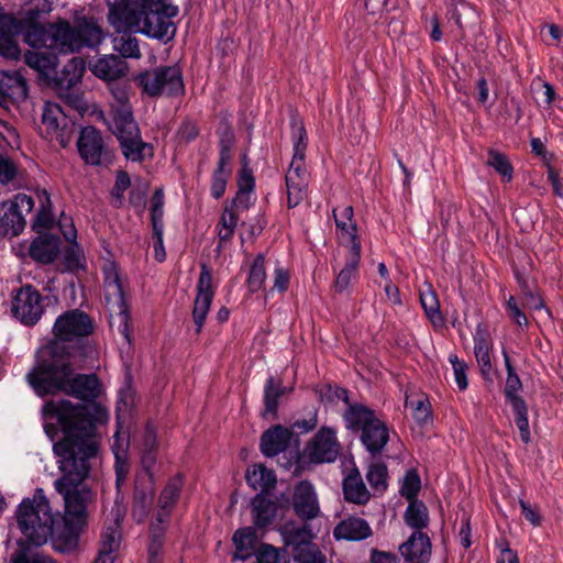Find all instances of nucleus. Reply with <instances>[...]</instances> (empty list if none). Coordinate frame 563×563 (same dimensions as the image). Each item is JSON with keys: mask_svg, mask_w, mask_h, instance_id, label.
<instances>
[{"mask_svg": "<svg viewBox=\"0 0 563 563\" xmlns=\"http://www.w3.org/2000/svg\"><path fill=\"white\" fill-rule=\"evenodd\" d=\"M279 533L285 547L291 549V553L303 544L314 539V533L308 523L289 521L279 528Z\"/></svg>", "mask_w": 563, "mask_h": 563, "instance_id": "25", "label": "nucleus"}, {"mask_svg": "<svg viewBox=\"0 0 563 563\" xmlns=\"http://www.w3.org/2000/svg\"><path fill=\"white\" fill-rule=\"evenodd\" d=\"M12 563H57L49 556L43 555L38 552L29 554L24 550L18 551L11 559Z\"/></svg>", "mask_w": 563, "mask_h": 563, "instance_id": "64", "label": "nucleus"}, {"mask_svg": "<svg viewBox=\"0 0 563 563\" xmlns=\"http://www.w3.org/2000/svg\"><path fill=\"white\" fill-rule=\"evenodd\" d=\"M234 143V136L231 131H227L222 134L219 142V162L221 166H228L231 162V150Z\"/></svg>", "mask_w": 563, "mask_h": 563, "instance_id": "62", "label": "nucleus"}, {"mask_svg": "<svg viewBox=\"0 0 563 563\" xmlns=\"http://www.w3.org/2000/svg\"><path fill=\"white\" fill-rule=\"evenodd\" d=\"M196 298L192 308V320L196 325V332L199 333L205 324L214 297V287L212 285V274L207 264L200 265L199 279L196 287Z\"/></svg>", "mask_w": 563, "mask_h": 563, "instance_id": "14", "label": "nucleus"}, {"mask_svg": "<svg viewBox=\"0 0 563 563\" xmlns=\"http://www.w3.org/2000/svg\"><path fill=\"white\" fill-rule=\"evenodd\" d=\"M503 357L507 371L505 396L507 400L512 405L515 404V399H522L520 396H518V391L521 390L522 384L515 371V367L511 364L510 357L506 350H503Z\"/></svg>", "mask_w": 563, "mask_h": 563, "instance_id": "43", "label": "nucleus"}, {"mask_svg": "<svg viewBox=\"0 0 563 563\" xmlns=\"http://www.w3.org/2000/svg\"><path fill=\"white\" fill-rule=\"evenodd\" d=\"M420 302L430 321L434 325L441 324L442 316L440 313V303L437 295L431 289H428L420 294Z\"/></svg>", "mask_w": 563, "mask_h": 563, "instance_id": "53", "label": "nucleus"}, {"mask_svg": "<svg viewBox=\"0 0 563 563\" xmlns=\"http://www.w3.org/2000/svg\"><path fill=\"white\" fill-rule=\"evenodd\" d=\"M236 224L238 216L233 211L232 207L227 206L218 223V236L221 243L228 242L232 239Z\"/></svg>", "mask_w": 563, "mask_h": 563, "instance_id": "48", "label": "nucleus"}, {"mask_svg": "<svg viewBox=\"0 0 563 563\" xmlns=\"http://www.w3.org/2000/svg\"><path fill=\"white\" fill-rule=\"evenodd\" d=\"M343 494L346 501L356 505H365L369 500L371 494L356 468L344 477Z\"/></svg>", "mask_w": 563, "mask_h": 563, "instance_id": "34", "label": "nucleus"}, {"mask_svg": "<svg viewBox=\"0 0 563 563\" xmlns=\"http://www.w3.org/2000/svg\"><path fill=\"white\" fill-rule=\"evenodd\" d=\"M121 544V529L106 526L101 532L100 548L95 563H113Z\"/></svg>", "mask_w": 563, "mask_h": 563, "instance_id": "33", "label": "nucleus"}, {"mask_svg": "<svg viewBox=\"0 0 563 563\" xmlns=\"http://www.w3.org/2000/svg\"><path fill=\"white\" fill-rule=\"evenodd\" d=\"M96 328L93 319L80 309H70L58 316L53 325L54 340L38 360L85 358L95 349L88 338Z\"/></svg>", "mask_w": 563, "mask_h": 563, "instance_id": "4", "label": "nucleus"}, {"mask_svg": "<svg viewBox=\"0 0 563 563\" xmlns=\"http://www.w3.org/2000/svg\"><path fill=\"white\" fill-rule=\"evenodd\" d=\"M431 550V540L424 531H413L399 547V552L406 562H429Z\"/></svg>", "mask_w": 563, "mask_h": 563, "instance_id": "17", "label": "nucleus"}, {"mask_svg": "<svg viewBox=\"0 0 563 563\" xmlns=\"http://www.w3.org/2000/svg\"><path fill=\"white\" fill-rule=\"evenodd\" d=\"M76 358L37 360L26 374V380L35 394L43 397L63 391L80 399L74 404L67 399L52 400L46 409L57 419L64 437L53 446L65 468H74V463L91 464L100 449L97 424L109 419L106 407L96 400L102 394V385L96 374L73 373Z\"/></svg>", "mask_w": 563, "mask_h": 563, "instance_id": "1", "label": "nucleus"}, {"mask_svg": "<svg viewBox=\"0 0 563 563\" xmlns=\"http://www.w3.org/2000/svg\"><path fill=\"white\" fill-rule=\"evenodd\" d=\"M286 393V388L276 384L273 377H269L264 386V416L276 415L279 397Z\"/></svg>", "mask_w": 563, "mask_h": 563, "instance_id": "44", "label": "nucleus"}, {"mask_svg": "<svg viewBox=\"0 0 563 563\" xmlns=\"http://www.w3.org/2000/svg\"><path fill=\"white\" fill-rule=\"evenodd\" d=\"M309 174L306 168L305 157L292 156L288 172L286 174L287 203L289 208H295L307 196Z\"/></svg>", "mask_w": 563, "mask_h": 563, "instance_id": "15", "label": "nucleus"}, {"mask_svg": "<svg viewBox=\"0 0 563 563\" xmlns=\"http://www.w3.org/2000/svg\"><path fill=\"white\" fill-rule=\"evenodd\" d=\"M34 208V200L26 194H19L12 201L0 203V235L16 236L24 227V212L30 213Z\"/></svg>", "mask_w": 563, "mask_h": 563, "instance_id": "10", "label": "nucleus"}, {"mask_svg": "<svg viewBox=\"0 0 563 563\" xmlns=\"http://www.w3.org/2000/svg\"><path fill=\"white\" fill-rule=\"evenodd\" d=\"M38 132L52 146L65 148L73 139L74 125L57 103L46 102L42 109Z\"/></svg>", "mask_w": 563, "mask_h": 563, "instance_id": "9", "label": "nucleus"}, {"mask_svg": "<svg viewBox=\"0 0 563 563\" xmlns=\"http://www.w3.org/2000/svg\"><path fill=\"white\" fill-rule=\"evenodd\" d=\"M405 522L415 531H423L429 525V511L420 500H411L404 515Z\"/></svg>", "mask_w": 563, "mask_h": 563, "instance_id": "40", "label": "nucleus"}, {"mask_svg": "<svg viewBox=\"0 0 563 563\" xmlns=\"http://www.w3.org/2000/svg\"><path fill=\"white\" fill-rule=\"evenodd\" d=\"M230 175L231 169L228 168V166H221L218 164L216 170L213 172L210 187L211 196L214 199H220L224 195Z\"/></svg>", "mask_w": 563, "mask_h": 563, "instance_id": "57", "label": "nucleus"}, {"mask_svg": "<svg viewBox=\"0 0 563 563\" xmlns=\"http://www.w3.org/2000/svg\"><path fill=\"white\" fill-rule=\"evenodd\" d=\"M177 14L178 7L159 0H118L110 5L108 20L115 32L135 31L168 42L176 35L172 19Z\"/></svg>", "mask_w": 563, "mask_h": 563, "instance_id": "3", "label": "nucleus"}, {"mask_svg": "<svg viewBox=\"0 0 563 563\" xmlns=\"http://www.w3.org/2000/svg\"><path fill=\"white\" fill-rule=\"evenodd\" d=\"M294 155L305 157L308 143L306 129L301 122H292Z\"/></svg>", "mask_w": 563, "mask_h": 563, "instance_id": "59", "label": "nucleus"}, {"mask_svg": "<svg viewBox=\"0 0 563 563\" xmlns=\"http://www.w3.org/2000/svg\"><path fill=\"white\" fill-rule=\"evenodd\" d=\"M126 514V507L122 503V500L119 498V495L117 496L113 505L111 506V509L107 514L106 517V526H112L118 527L121 529V522L123 521Z\"/></svg>", "mask_w": 563, "mask_h": 563, "instance_id": "63", "label": "nucleus"}, {"mask_svg": "<svg viewBox=\"0 0 563 563\" xmlns=\"http://www.w3.org/2000/svg\"><path fill=\"white\" fill-rule=\"evenodd\" d=\"M292 507L296 515L310 520L320 512L318 496L313 485L308 481H300L294 488Z\"/></svg>", "mask_w": 563, "mask_h": 563, "instance_id": "16", "label": "nucleus"}, {"mask_svg": "<svg viewBox=\"0 0 563 563\" xmlns=\"http://www.w3.org/2000/svg\"><path fill=\"white\" fill-rule=\"evenodd\" d=\"M183 485L184 481L180 474L172 477L165 485L158 498V506L161 508V512L157 515L158 523L167 522L169 512L178 500Z\"/></svg>", "mask_w": 563, "mask_h": 563, "instance_id": "29", "label": "nucleus"}, {"mask_svg": "<svg viewBox=\"0 0 563 563\" xmlns=\"http://www.w3.org/2000/svg\"><path fill=\"white\" fill-rule=\"evenodd\" d=\"M377 418L372 409L361 404L349 405L343 413L345 426L352 431L362 432Z\"/></svg>", "mask_w": 563, "mask_h": 563, "instance_id": "36", "label": "nucleus"}, {"mask_svg": "<svg viewBox=\"0 0 563 563\" xmlns=\"http://www.w3.org/2000/svg\"><path fill=\"white\" fill-rule=\"evenodd\" d=\"M233 543L235 552L234 560L245 561L250 559L254 552L257 543V534L254 528L246 527L235 531L233 536Z\"/></svg>", "mask_w": 563, "mask_h": 563, "instance_id": "37", "label": "nucleus"}, {"mask_svg": "<svg viewBox=\"0 0 563 563\" xmlns=\"http://www.w3.org/2000/svg\"><path fill=\"white\" fill-rule=\"evenodd\" d=\"M246 483L258 494L267 495L277 483L275 473L263 464H254L246 470Z\"/></svg>", "mask_w": 563, "mask_h": 563, "instance_id": "32", "label": "nucleus"}, {"mask_svg": "<svg viewBox=\"0 0 563 563\" xmlns=\"http://www.w3.org/2000/svg\"><path fill=\"white\" fill-rule=\"evenodd\" d=\"M110 92L112 96L110 114H115L122 110H132L129 90L125 85L113 82L110 85Z\"/></svg>", "mask_w": 563, "mask_h": 563, "instance_id": "49", "label": "nucleus"}, {"mask_svg": "<svg viewBox=\"0 0 563 563\" xmlns=\"http://www.w3.org/2000/svg\"><path fill=\"white\" fill-rule=\"evenodd\" d=\"M133 31H126V32H117L118 34H121L119 36H115L113 38V48L122 57L125 58H140L141 52L139 47V42L136 37L132 36L131 33Z\"/></svg>", "mask_w": 563, "mask_h": 563, "instance_id": "42", "label": "nucleus"}, {"mask_svg": "<svg viewBox=\"0 0 563 563\" xmlns=\"http://www.w3.org/2000/svg\"><path fill=\"white\" fill-rule=\"evenodd\" d=\"M336 229L340 231L341 243L349 250L354 244L361 249V241L357 236L356 222L353 220L352 206H345L342 209L332 210Z\"/></svg>", "mask_w": 563, "mask_h": 563, "instance_id": "20", "label": "nucleus"}, {"mask_svg": "<svg viewBox=\"0 0 563 563\" xmlns=\"http://www.w3.org/2000/svg\"><path fill=\"white\" fill-rule=\"evenodd\" d=\"M387 467L383 463H373L366 472V479L376 492H384L387 488Z\"/></svg>", "mask_w": 563, "mask_h": 563, "instance_id": "56", "label": "nucleus"}, {"mask_svg": "<svg viewBox=\"0 0 563 563\" xmlns=\"http://www.w3.org/2000/svg\"><path fill=\"white\" fill-rule=\"evenodd\" d=\"M163 529L153 526L151 529V540L147 549V563H163Z\"/></svg>", "mask_w": 563, "mask_h": 563, "instance_id": "54", "label": "nucleus"}, {"mask_svg": "<svg viewBox=\"0 0 563 563\" xmlns=\"http://www.w3.org/2000/svg\"><path fill=\"white\" fill-rule=\"evenodd\" d=\"M25 63L43 76H48L56 66V58L44 53L29 52L25 54Z\"/></svg>", "mask_w": 563, "mask_h": 563, "instance_id": "47", "label": "nucleus"}, {"mask_svg": "<svg viewBox=\"0 0 563 563\" xmlns=\"http://www.w3.org/2000/svg\"><path fill=\"white\" fill-rule=\"evenodd\" d=\"M36 197L40 202V209L33 222V228L37 232H41L43 230L51 229L54 224L55 218L52 212V201L49 194L43 189L37 191Z\"/></svg>", "mask_w": 563, "mask_h": 563, "instance_id": "41", "label": "nucleus"}, {"mask_svg": "<svg viewBox=\"0 0 563 563\" xmlns=\"http://www.w3.org/2000/svg\"><path fill=\"white\" fill-rule=\"evenodd\" d=\"M143 92L150 97L179 96L185 91L179 66H162L139 74L135 78Z\"/></svg>", "mask_w": 563, "mask_h": 563, "instance_id": "7", "label": "nucleus"}, {"mask_svg": "<svg viewBox=\"0 0 563 563\" xmlns=\"http://www.w3.org/2000/svg\"><path fill=\"white\" fill-rule=\"evenodd\" d=\"M251 514L256 528H266L277 515V504L267 495L257 494L251 500Z\"/></svg>", "mask_w": 563, "mask_h": 563, "instance_id": "26", "label": "nucleus"}, {"mask_svg": "<svg viewBox=\"0 0 563 563\" xmlns=\"http://www.w3.org/2000/svg\"><path fill=\"white\" fill-rule=\"evenodd\" d=\"M155 494V481L146 482L141 475L137 477L135 487V504L133 507L132 516L142 522L147 516L148 510L152 507L153 498Z\"/></svg>", "mask_w": 563, "mask_h": 563, "instance_id": "27", "label": "nucleus"}, {"mask_svg": "<svg viewBox=\"0 0 563 563\" xmlns=\"http://www.w3.org/2000/svg\"><path fill=\"white\" fill-rule=\"evenodd\" d=\"M86 70L85 62L79 57L71 58L56 77V87L70 89L76 87Z\"/></svg>", "mask_w": 563, "mask_h": 563, "instance_id": "39", "label": "nucleus"}, {"mask_svg": "<svg viewBox=\"0 0 563 563\" xmlns=\"http://www.w3.org/2000/svg\"><path fill=\"white\" fill-rule=\"evenodd\" d=\"M333 536L336 540L361 541L372 536V529L366 520L347 517L335 526Z\"/></svg>", "mask_w": 563, "mask_h": 563, "instance_id": "23", "label": "nucleus"}, {"mask_svg": "<svg viewBox=\"0 0 563 563\" xmlns=\"http://www.w3.org/2000/svg\"><path fill=\"white\" fill-rule=\"evenodd\" d=\"M77 147L80 157L88 165L108 166L112 163L111 152L106 147L100 132L93 126L89 125L81 129Z\"/></svg>", "mask_w": 563, "mask_h": 563, "instance_id": "11", "label": "nucleus"}, {"mask_svg": "<svg viewBox=\"0 0 563 563\" xmlns=\"http://www.w3.org/2000/svg\"><path fill=\"white\" fill-rule=\"evenodd\" d=\"M420 490V478L415 471H408L400 488L401 496L409 501L417 500L416 496Z\"/></svg>", "mask_w": 563, "mask_h": 563, "instance_id": "60", "label": "nucleus"}, {"mask_svg": "<svg viewBox=\"0 0 563 563\" xmlns=\"http://www.w3.org/2000/svg\"><path fill=\"white\" fill-rule=\"evenodd\" d=\"M389 440V431L386 423L377 418L361 432V441L372 454H380Z\"/></svg>", "mask_w": 563, "mask_h": 563, "instance_id": "22", "label": "nucleus"}, {"mask_svg": "<svg viewBox=\"0 0 563 563\" xmlns=\"http://www.w3.org/2000/svg\"><path fill=\"white\" fill-rule=\"evenodd\" d=\"M515 412V422L520 432V438L523 443L530 442V428L528 419V409L523 399H515L511 405Z\"/></svg>", "mask_w": 563, "mask_h": 563, "instance_id": "50", "label": "nucleus"}, {"mask_svg": "<svg viewBox=\"0 0 563 563\" xmlns=\"http://www.w3.org/2000/svg\"><path fill=\"white\" fill-rule=\"evenodd\" d=\"M60 240L56 235L42 234L34 239L29 247V255L41 264H51L58 256Z\"/></svg>", "mask_w": 563, "mask_h": 563, "instance_id": "21", "label": "nucleus"}, {"mask_svg": "<svg viewBox=\"0 0 563 563\" xmlns=\"http://www.w3.org/2000/svg\"><path fill=\"white\" fill-rule=\"evenodd\" d=\"M164 192L157 188L151 198V222L152 229L164 228Z\"/></svg>", "mask_w": 563, "mask_h": 563, "instance_id": "58", "label": "nucleus"}, {"mask_svg": "<svg viewBox=\"0 0 563 563\" xmlns=\"http://www.w3.org/2000/svg\"><path fill=\"white\" fill-rule=\"evenodd\" d=\"M487 165L493 167L506 181L512 179L514 168L508 157L495 150L488 151Z\"/></svg>", "mask_w": 563, "mask_h": 563, "instance_id": "52", "label": "nucleus"}, {"mask_svg": "<svg viewBox=\"0 0 563 563\" xmlns=\"http://www.w3.org/2000/svg\"><path fill=\"white\" fill-rule=\"evenodd\" d=\"M406 407L410 408L413 419L421 426L432 422L431 405L427 397L406 399Z\"/></svg>", "mask_w": 563, "mask_h": 563, "instance_id": "45", "label": "nucleus"}, {"mask_svg": "<svg viewBox=\"0 0 563 563\" xmlns=\"http://www.w3.org/2000/svg\"><path fill=\"white\" fill-rule=\"evenodd\" d=\"M292 439V432L280 426H274L261 437V452L267 457H273L287 450Z\"/></svg>", "mask_w": 563, "mask_h": 563, "instance_id": "19", "label": "nucleus"}, {"mask_svg": "<svg viewBox=\"0 0 563 563\" xmlns=\"http://www.w3.org/2000/svg\"><path fill=\"white\" fill-rule=\"evenodd\" d=\"M62 476L54 483V487L62 495L65 507L63 527H54L49 534L53 547L62 553L74 551L79 541L81 527L86 522L87 507L93 500V493L85 484L91 464L74 463V468H65L62 461H57Z\"/></svg>", "mask_w": 563, "mask_h": 563, "instance_id": "2", "label": "nucleus"}, {"mask_svg": "<svg viewBox=\"0 0 563 563\" xmlns=\"http://www.w3.org/2000/svg\"><path fill=\"white\" fill-rule=\"evenodd\" d=\"M291 554L296 563H327L325 554L313 543V540L298 548Z\"/></svg>", "mask_w": 563, "mask_h": 563, "instance_id": "46", "label": "nucleus"}, {"mask_svg": "<svg viewBox=\"0 0 563 563\" xmlns=\"http://www.w3.org/2000/svg\"><path fill=\"white\" fill-rule=\"evenodd\" d=\"M341 445L336 438V430L321 427L314 437L307 443L305 454L311 463H332L340 454Z\"/></svg>", "mask_w": 563, "mask_h": 563, "instance_id": "12", "label": "nucleus"}, {"mask_svg": "<svg viewBox=\"0 0 563 563\" xmlns=\"http://www.w3.org/2000/svg\"><path fill=\"white\" fill-rule=\"evenodd\" d=\"M16 521L22 534L34 545L46 543L53 532L54 515L42 488H36L32 498H24L16 511Z\"/></svg>", "mask_w": 563, "mask_h": 563, "instance_id": "6", "label": "nucleus"}, {"mask_svg": "<svg viewBox=\"0 0 563 563\" xmlns=\"http://www.w3.org/2000/svg\"><path fill=\"white\" fill-rule=\"evenodd\" d=\"M90 69L97 77L108 81H114L125 75L128 67L122 57L106 55L96 60Z\"/></svg>", "mask_w": 563, "mask_h": 563, "instance_id": "28", "label": "nucleus"}, {"mask_svg": "<svg viewBox=\"0 0 563 563\" xmlns=\"http://www.w3.org/2000/svg\"><path fill=\"white\" fill-rule=\"evenodd\" d=\"M18 25L13 19L4 13L0 12V55L16 59L20 56V48L15 41V34Z\"/></svg>", "mask_w": 563, "mask_h": 563, "instance_id": "24", "label": "nucleus"}, {"mask_svg": "<svg viewBox=\"0 0 563 563\" xmlns=\"http://www.w3.org/2000/svg\"><path fill=\"white\" fill-rule=\"evenodd\" d=\"M69 247L64 253V266L67 272H77L79 269H85L86 260L82 250L75 242H69Z\"/></svg>", "mask_w": 563, "mask_h": 563, "instance_id": "55", "label": "nucleus"}, {"mask_svg": "<svg viewBox=\"0 0 563 563\" xmlns=\"http://www.w3.org/2000/svg\"><path fill=\"white\" fill-rule=\"evenodd\" d=\"M361 263V249L357 245L349 246L345 254V264L336 273L332 288L335 292L342 294L349 290L351 284L358 278Z\"/></svg>", "mask_w": 563, "mask_h": 563, "instance_id": "18", "label": "nucleus"}, {"mask_svg": "<svg viewBox=\"0 0 563 563\" xmlns=\"http://www.w3.org/2000/svg\"><path fill=\"white\" fill-rule=\"evenodd\" d=\"M0 96L13 101H23L27 97V85L20 73L0 70Z\"/></svg>", "mask_w": 563, "mask_h": 563, "instance_id": "31", "label": "nucleus"}, {"mask_svg": "<svg viewBox=\"0 0 563 563\" xmlns=\"http://www.w3.org/2000/svg\"><path fill=\"white\" fill-rule=\"evenodd\" d=\"M44 312L43 297L33 286L19 289L12 301V313L25 325H34Z\"/></svg>", "mask_w": 563, "mask_h": 563, "instance_id": "13", "label": "nucleus"}, {"mask_svg": "<svg viewBox=\"0 0 563 563\" xmlns=\"http://www.w3.org/2000/svg\"><path fill=\"white\" fill-rule=\"evenodd\" d=\"M104 298L117 313L118 329L129 340L130 311L125 301L123 284L115 262L107 261L102 266Z\"/></svg>", "mask_w": 563, "mask_h": 563, "instance_id": "8", "label": "nucleus"}, {"mask_svg": "<svg viewBox=\"0 0 563 563\" xmlns=\"http://www.w3.org/2000/svg\"><path fill=\"white\" fill-rule=\"evenodd\" d=\"M102 31L92 21H57L45 26H36L27 34L31 45L45 47L62 54H70L84 46L95 47L102 42Z\"/></svg>", "mask_w": 563, "mask_h": 563, "instance_id": "5", "label": "nucleus"}, {"mask_svg": "<svg viewBox=\"0 0 563 563\" xmlns=\"http://www.w3.org/2000/svg\"><path fill=\"white\" fill-rule=\"evenodd\" d=\"M490 347L492 342L487 330L478 324L474 334V354L483 376H488L492 371Z\"/></svg>", "mask_w": 563, "mask_h": 563, "instance_id": "35", "label": "nucleus"}, {"mask_svg": "<svg viewBox=\"0 0 563 563\" xmlns=\"http://www.w3.org/2000/svg\"><path fill=\"white\" fill-rule=\"evenodd\" d=\"M122 154L128 161L141 163L145 158H151L154 155L152 144L142 140L141 134L137 137L131 136L119 141Z\"/></svg>", "mask_w": 563, "mask_h": 563, "instance_id": "38", "label": "nucleus"}, {"mask_svg": "<svg viewBox=\"0 0 563 563\" xmlns=\"http://www.w3.org/2000/svg\"><path fill=\"white\" fill-rule=\"evenodd\" d=\"M108 126L118 141L131 136L137 137L141 134L132 110H122L115 114H109Z\"/></svg>", "mask_w": 563, "mask_h": 563, "instance_id": "30", "label": "nucleus"}, {"mask_svg": "<svg viewBox=\"0 0 563 563\" xmlns=\"http://www.w3.org/2000/svg\"><path fill=\"white\" fill-rule=\"evenodd\" d=\"M265 258L262 254H258L250 268V274L247 278V288L251 292L258 291L266 279L265 273Z\"/></svg>", "mask_w": 563, "mask_h": 563, "instance_id": "51", "label": "nucleus"}, {"mask_svg": "<svg viewBox=\"0 0 563 563\" xmlns=\"http://www.w3.org/2000/svg\"><path fill=\"white\" fill-rule=\"evenodd\" d=\"M449 362L453 367L454 377L459 389L465 390L468 385L466 376L467 364L464 361L460 360L456 354H450Z\"/></svg>", "mask_w": 563, "mask_h": 563, "instance_id": "61", "label": "nucleus"}]
</instances>
